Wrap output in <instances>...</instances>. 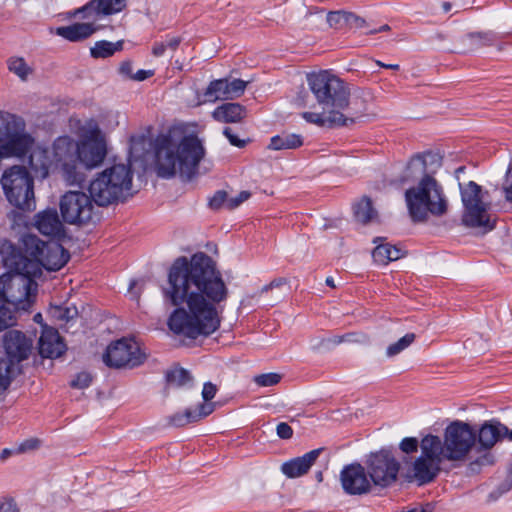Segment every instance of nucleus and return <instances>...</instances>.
Returning <instances> with one entry per match:
<instances>
[{
  "mask_svg": "<svg viewBox=\"0 0 512 512\" xmlns=\"http://www.w3.org/2000/svg\"><path fill=\"white\" fill-rule=\"evenodd\" d=\"M288 284V279L285 277H278L273 279L269 284L264 285L258 292H256L253 297L261 296L264 293H267L268 291H271L273 289L280 288L284 285Z\"/></svg>",
  "mask_w": 512,
  "mask_h": 512,
  "instance_id": "de8ad7c7",
  "label": "nucleus"
},
{
  "mask_svg": "<svg viewBox=\"0 0 512 512\" xmlns=\"http://www.w3.org/2000/svg\"><path fill=\"white\" fill-rule=\"evenodd\" d=\"M216 392L217 386L211 382H206L202 390L203 403H210L209 401L215 397Z\"/></svg>",
  "mask_w": 512,
  "mask_h": 512,
  "instance_id": "864d4df0",
  "label": "nucleus"
},
{
  "mask_svg": "<svg viewBox=\"0 0 512 512\" xmlns=\"http://www.w3.org/2000/svg\"><path fill=\"white\" fill-rule=\"evenodd\" d=\"M248 82L241 79L228 80L217 79L211 81L204 92V102H215L217 100H232L240 97Z\"/></svg>",
  "mask_w": 512,
  "mask_h": 512,
  "instance_id": "f3484780",
  "label": "nucleus"
},
{
  "mask_svg": "<svg viewBox=\"0 0 512 512\" xmlns=\"http://www.w3.org/2000/svg\"><path fill=\"white\" fill-rule=\"evenodd\" d=\"M461 199L464 206L462 221L464 225L479 228L484 233L495 227V219L488 213L490 203L486 201L488 192H483L482 187L470 181L466 185L460 184Z\"/></svg>",
  "mask_w": 512,
  "mask_h": 512,
  "instance_id": "1a4fd4ad",
  "label": "nucleus"
},
{
  "mask_svg": "<svg viewBox=\"0 0 512 512\" xmlns=\"http://www.w3.org/2000/svg\"><path fill=\"white\" fill-rule=\"evenodd\" d=\"M146 356L139 344L133 339L122 338L111 343L103 355V361L109 367H135L142 364Z\"/></svg>",
  "mask_w": 512,
  "mask_h": 512,
  "instance_id": "4468645a",
  "label": "nucleus"
},
{
  "mask_svg": "<svg viewBox=\"0 0 512 512\" xmlns=\"http://www.w3.org/2000/svg\"><path fill=\"white\" fill-rule=\"evenodd\" d=\"M107 155L106 135L96 123L90 122L81 128L77 141L60 136L50 149H34L29 164L36 177L46 178L51 170H56L67 185L81 186L87 172L100 167Z\"/></svg>",
  "mask_w": 512,
  "mask_h": 512,
  "instance_id": "f03ea898",
  "label": "nucleus"
},
{
  "mask_svg": "<svg viewBox=\"0 0 512 512\" xmlns=\"http://www.w3.org/2000/svg\"><path fill=\"white\" fill-rule=\"evenodd\" d=\"M4 348L6 357L4 359L13 360L17 365L26 360L33 349V341L24 333L18 330H10L4 335Z\"/></svg>",
  "mask_w": 512,
  "mask_h": 512,
  "instance_id": "6ab92c4d",
  "label": "nucleus"
},
{
  "mask_svg": "<svg viewBox=\"0 0 512 512\" xmlns=\"http://www.w3.org/2000/svg\"><path fill=\"white\" fill-rule=\"evenodd\" d=\"M40 440L37 438H30L23 441L17 448V453H26L36 450L40 447Z\"/></svg>",
  "mask_w": 512,
  "mask_h": 512,
  "instance_id": "603ef678",
  "label": "nucleus"
},
{
  "mask_svg": "<svg viewBox=\"0 0 512 512\" xmlns=\"http://www.w3.org/2000/svg\"><path fill=\"white\" fill-rule=\"evenodd\" d=\"M502 191L504 193L505 200L512 203V157L509 162L503 183Z\"/></svg>",
  "mask_w": 512,
  "mask_h": 512,
  "instance_id": "c03bdc74",
  "label": "nucleus"
},
{
  "mask_svg": "<svg viewBox=\"0 0 512 512\" xmlns=\"http://www.w3.org/2000/svg\"><path fill=\"white\" fill-rule=\"evenodd\" d=\"M228 293L211 257L199 252L190 259L177 258L164 289L165 299L177 307L169 317V328L192 339L211 335L220 327L218 306Z\"/></svg>",
  "mask_w": 512,
  "mask_h": 512,
  "instance_id": "f257e3e1",
  "label": "nucleus"
},
{
  "mask_svg": "<svg viewBox=\"0 0 512 512\" xmlns=\"http://www.w3.org/2000/svg\"><path fill=\"white\" fill-rule=\"evenodd\" d=\"M20 373V366L10 359H0V393L5 391Z\"/></svg>",
  "mask_w": 512,
  "mask_h": 512,
  "instance_id": "c756f323",
  "label": "nucleus"
},
{
  "mask_svg": "<svg viewBox=\"0 0 512 512\" xmlns=\"http://www.w3.org/2000/svg\"><path fill=\"white\" fill-rule=\"evenodd\" d=\"M34 256L49 271L60 270L70 258L69 253L57 242L37 244Z\"/></svg>",
  "mask_w": 512,
  "mask_h": 512,
  "instance_id": "aec40b11",
  "label": "nucleus"
},
{
  "mask_svg": "<svg viewBox=\"0 0 512 512\" xmlns=\"http://www.w3.org/2000/svg\"><path fill=\"white\" fill-rule=\"evenodd\" d=\"M123 41L109 42L106 40L97 41L90 49L93 58H107L112 56L115 52L122 50Z\"/></svg>",
  "mask_w": 512,
  "mask_h": 512,
  "instance_id": "72a5a7b5",
  "label": "nucleus"
},
{
  "mask_svg": "<svg viewBox=\"0 0 512 512\" xmlns=\"http://www.w3.org/2000/svg\"><path fill=\"white\" fill-rule=\"evenodd\" d=\"M327 23L331 28L336 30L347 28V12L331 11L327 14Z\"/></svg>",
  "mask_w": 512,
  "mask_h": 512,
  "instance_id": "ea45409f",
  "label": "nucleus"
},
{
  "mask_svg": "<svg viewBox=\"0 0 512 512\" xmlns=\"http://www.w3.org/2000/svg\"><path fill=\"white\" fill-rule=\"evenodd\" d=\"M277 435L282 439H290L293 435V430L287 423L282 422L277 425Z\"/></svg>",
  "mask_w": 512,
  "mask_h": 512,
  "instance_id": "4d7b16f0",
  "label": "nucleus"
},
{
  "mask_svg": "<svg viewBox=\"0 0 512 512\" xmlns=\"http://www.w3.org/2000/svg\"><path fill=\"white\" fill-rule=\"evenodd\" d=\"M205 155L201 140L187 135L177 141L173 136L157 139L155 170L159 177L172 178L176 174L190 180L198 172L199 163Z\"/></svg>",
  "mask_w": 512,
  "mask_h": 512,
  "instance_id": "423d86ee",
  "label": "nucleus"
},
{
  "mask_svg": "<svg viewBox=\"0 0 512 512\" xmlns=\"http://www.w3.org/2000/svg\"><path fill=\"white\" fill-rule=\"evenodd\" d=\"M376 64L379 65L380 67H383V68H386V69H392V70H398L399 69V65L398 64H385V63H382L381 61H376Z\"/></svg>",
  "mask_w": 512,
  "mask_h": 512,
  "instance_id": "0e129e2a",
  "label": "nucleus"
},
{
  "mask_svg": "<svg viewBox=\"0 0 512 512\" xmlns=\"http://www.w3.org/2000/svg\"><path fill=\"white\" fill-rule=\"evenodd\" d=\"M322 449H315L301 457H296L282 464L281 471L288 478H297L305 475L319 457Z\"/></svg>",
  "mask_w": 512,
  "mask_h": 512,
  "instance_id": "b1692460",
  "label": "nucleus"
},
{
  "mask_svg": "<svg viewBox=\"0 0 512 512\" xmlns=\"http://www.w3.org/2000/svg\"><path fill=\"white\" fill-rule=\"evenodd\" d=\"M7 200L15 207L30 210L34 206L33 180L22 166L6 170L1 178Z\"/></svg>",
  "mask_w": 512,
  "mask_h": 512,
  "instance_id": "9b49d317",
  "label": "nucleus"
},
{
  "mask_svg": "<svg viewBox=\"0 0 512 512\" xmlns=\"http://www.w3.org/2000/svg\"><path fill=\"white\" fill-rule=\"evenodd\" d=\"M77 309L76 307H66L61 308L57 307L55 309L54 316L58 318L59 320L69 321L77 316Z\"/></svg>",
  "mask_w": 512,
  "mask_h": 512,
  "instance_id": "09e8293b",
  "label": "nucleus"
},
{
  "mask_svg": "<svg viewBox=\"0 0 512 512\" xmlns=\"http://www.w3.org/2000/svg\"><path fill=\"white\" fill-rule=\"evenodd\" d=\"M223 134L227 137L230 144L239 148H243L246 145V141L239 139L235 134H233V131L231 128L226 127L223 131Z\"/></svg>",
  "mask_w": 512,
  "mask_h": 512,
  "instance_id": "6e6d98bb",
  "label": "nucleus"
},
{
  "mask_svg": "<svg viewBox=\"0 0 512 512\" xmlns=\"http://www.w3.org/2000/svg\"><path fill=\"white\" fill-rule=\"evenodd\" d=\"M507 432L508 428L499 422H486L479 430V442L484 448L489 449L502 439L504 433Z\"/></svg>",
  "mask_w": 512,
  "mask_h": 512,
  "instance_id": "bb28decb",
  "label": "nucleus"
},
{
  "mask_svg": "<svg viewBox=\"0 0 512 512\" xmlns=\"http://www.w3.org/2000/svg\"><path fill=\"white\" fill-rule=\"evenodd\" d=\"M181 43L180 37H171L165 42H156L152 47V54L156 57L162 56L167 49L175 51Z\"/></svg>",
  "mask_w": 512,
  "mask_h": 512,
  "instance_id": "58836bf2",
  "label": "nucleus"
},
{
  "mask_svg": "<svg viewBox=\"0 0 512 512\" xmlns=\"http://www.w3.org/2000/svg\"><path fill=\"white\" fill-rule=\"evenodd\" d=\"M0 276V298L15 309H27L37 289V283L22 270Z\"/></svg>",
  "mask_w": 512,
  "mask_h": 512,
  "instance_id": "9d476101",
  "label": "nucleus"
},
{
  "mask_svg": "<svg viewBox=\"0 0 512 512\" xmlns=\"http://www.w3.org/2000/svg\"><path fill=\"white\" fill-rule=\"evenodd\" d=\"M154 72L152 70H138L133 76L132 80L143 81L151 76H153Z\"/></svg>",
  "mask_w": 512,
  "mask_h": 512,
  "instance_id": "680f3d73",
  "label": "nucleus"
},
{
  "mask_svg": "<svg viewBox=\"0 0 512 512\" xmlns=\"http://www.w3.org/2000/svg\"><path fill=\"white\" fill-rule=\"evenodd\" d=\"M340 483L343 491L351 496L368 494L373 488L366 467L359 463L344 466L340 472Z\"/></svg>",
  "mask_w": 512,
  "mask_h": 512,
  "instance_id": "2eb2a0df",
  "label": "nucleus"
},
{
  "mask_svg": "<svg viewBox=\"0 0 512 512\" xmlns=\"http://www.w3.org/2000/svg\"><path fill=\"white\" fill-rule=\"evenodd\" d=\"M150 140L143 134L132 136L130 138V161H137L144 158L145 154L150 150Z\"/></svg>",
  "mask_w": 512,
  "mask_h": 512,
  "instance_id": "473e14b6",
  "label": "nucleus"
},
{
  "mask_svg": "<svg viewBox=\"0 0 512 512\" xmlns=\"http://www.w3.org/2000/svg\"><path fill=\"white\" fill-rule=\"evenodd\" d=\"M476 442V433L472 427L462 421L450 423L444 430V440L433 434L421 439L419 457H405L407 478L424 485L432 482L441 470L443 461L463 463Z\"/></svg>",
  "mask_w": 512,
  "mask_h": 512,
  "instance_id": "7ed1b4c3",
  "label": "nucleus"
},
{
  "mask_svg": "<svg viewBox=\"0 0 512 512\" xmlns=\"http://www.w3.org/2000/svg\"><path fill=\"white\" fill-rule=\"evenodd\" d=\"M354 335L353 334H347V335H344V336H336L333 338V343L335 344H339V343H342L343 341H354Z\"/></svg>",
  "mask_w": 512,
  "mask_h": 512,
  "instance_id": "e2e57ef3",
  "label": "nucleus"
},
{
  "mask_svg": "<svg viewBox=\"0 0 512 512\" xmlns=\"http://www.w3.org/2000/svg\"><path fill=\"white\" fill-rule=\"evenodd\" d=\"M0 512H20L13 500L0 502Z\"/></svg>",
  "mask_w": 512,
  "mask_h": 512,
  "instance_id": "13d9d810",
  "label": "nucleus"
},
{
  "mask_svg": "<svg viewBox=\"0 0 512 512\" xmlns=\"http://www.w3.org/2000/svg\"><path fill=\"white\" fill-rule=\"evenodd\" d=\"M212 116L219 122L237 123L246 117V108L239 103H225L217 107Z\"/></svg>",
  "mask_w": 512,
  "mask_h": 512,
  "instance_id": "cd10ccee",
  "label": "nucleus"
},
{
  "mask_svg": "<svg viewBox=\"0 0 512 512\" xmlns=\"http://www.w3.org/2000/svg\"><path fill=\"white\" fill-rule=\"evenodd\" d=\"M35 227L46 236L60 240L65 237L64 226L55 209H47L35 216Z\"/></svg>",
  "mask_w": 512,
  "mask_h": 512,
  "instance_id": "4be33fe9",
  "label": "nucleus"
},
{
  "mask_svg": "<svg viewBox=\"0 0 512 512\" xmlns=\"http://www.w3.org/2000/svg\"><path fill=\"white\" fill-rule=\"evenodd\" d=\"M250 196H251V194H250L249 191H241L235 197H228L227 208L230 209V210L237 208L243 202L248 200Z\"/></svg>",
  "mask_w": 512,
  "mask_h": 512,
  "instance_id": "3c124183",
  "label": "nucleus"
},
{
  "mask_svg": "<svg viewBox=\"0 0 512 512\" xmlns=\"http://www.w3.org/2000/svg\"><path fill=\"white\" fill-rule=\"evenodd\" d=\"M416 335L414 333H407L402 338H400L397 342L390 344L386 349V356L388 358H392L398 354H400L402 351H404L406 348H408L414 341H415Z\"/></svg>",
  "mask_w": 512,
  "mask_h": 512,
  "instance_id": "c9c22d12",
  "label": "nucleus"
},
{
  "mask_svg": "<svg viewBox=\"0 0 512 512\" xmlns=\"http://www.w3.org/2000/svg\"><path fill=\"white\" fill-rule=\"evenodd\" d=\"M365 20L360 16L347 12V28H362L365 26Z\"/></svg>",
  "mask_w": 512,
  "mask_h": 512,
  "instance_id": "5fc2aeb1",
  "label": "nucleus"
},
{
  "mask_svg": "<svg viewBox=\"0 0 512 512\" xmlns=\"http://www.w3.org/2000/svg\"><path fill=\"white\" fill-rule=\"evenodd\" d=\"M215 410V403H201L195 410L187 409L184 413H175L170 416L169 424L175 427H183L189 423L197 422Z\"/></svg>",
  "mask_w": 512,
  "mask_h": 512,
  "instance_id": "393cba45",
  "label": "nucleus"
},
{
  "mask_svg": "<svg viewBox=\"0 0 512 512\" xmlns=\"http://www.w3.org/2000/svg\"><path fill=\"white\" fill-rule=\"evenodd\" d=\"M119 71L122 75H125V76L129 77L130 79H132V76L134 75L132 73V63L130 61H125V62L121 63V65L119 67Z\"/></svg>",
  "mask_w": 512,
  "mask_h": 512,
  "instance_id": "052dcab7",
  "label": "nucleus"
},
{
  "mask_svg": "<svg viewBox=\"0 0 512 512\" xmlns=\"http://www.w3.org/2000/svg\"><path fill=\"white\" fill-rule=\"evenodd\" d=\"M354 215L357 221L363 224L372 222L377 217V212L373 208L370 198L363 197L354 205Z\"/></svg>",
  "mask_w": 512,
  "mask_h": 512,
  "instance_id": "2f4dec72",
  "label": "nucleus"
},
{
  "mask_svg": "<svg viewBox=\"0 0 512 512\" xmlns=\"http://www.w3.org/2000/svg\"><path fill=\"white\" fill-rule=\"evenodd\" d=\"M133 172L130 165L114 164L90 182L89 193L98 206L123 201L131 195Z\"/></svg>",
  "mask_w": 512,
  "mask_h": 512,
  "instance_id": "0eeeda50",
  "label": "nucleus"
},
{
  "mask_svg": "<svg viewBox=\"0 0 512 512\" xmlns=\"http://www.w3.org/2000/svg\"><path fill=\"white\" fill-rule=\"evenodd\" d=\"M88 22H78L69 26L58 27L55 30V33L70 41V42H79L83 41L90 36H92L95 32L100 30L103 26L97 25L94 19H87Z\"/></svg>",
  "mask_w": 512,
  "mask_h": 512,
  "instance_id": "5701e85b",
  "label": "nucleus"
},
{
  "mask_svg": "<svg viewBox=\"0 0 512 512\" xmlns=\"http://www.w3.org/2000/svg\"><path fill=\"white\" fill-rule=\"evenodd\" d=\"M365 467L373 486L387 488L396 482L400 470V462L387 450L371 453Z\"/></svg>",
  "mask_w": 512,
  "mask_h": 512,
  "instance_id": "f8f14e48",
  "label": "nucleus"
},
{
  "mask_svg": "<svg viewBox=\"0 0 512 512\" xmlns=\"http://www.w3.org/2000/svg\"><path fill=\"white\" fill-rule=\"evenodd\" d=\"M38 349L42 357L57 358L65 352L66 345L56 329L45 327L39 338Z\"/></svg>",
  "mask_w": 512,
  "mask_h": 512,
  "instance_id": "412c9836",
  "label": "nucleus"
},
{
  "mask_svg": "<svg viewBox=\"0 0 512 512\" xmlns=\"http://www.w3.org/2000/svg\"><path fill=\"white\" fill-rule=\"evenodd\" d=\"M468 37L475 45L479 46H490L495 39L492 32H474L470 33Z\"/></svg>",
  "mask_w": 512,
  "mask_h": 512,
  "instance_id": "37998d69",
  "label": "nucleus"
},
{
  "mask_svg": "<svg viewBox=\"0 0 512 512\" xmlns=\"http://www.w3.org/2000/svg\"><path fill=\"white\" fill-rule=\"evenodd\" d=\"M127 6V0H90L84 6L75 9L71 16L81 15L84 19L99 20L117 14Z\"/></svg>",
  "mask_w": 512,
  "mask_h": 512,
  "instance_id": "a211bd4d",
  "label": "nucleus"
},
{
  "mask_svg": "<svg viewBox=\"0 0 512 512\" xmlns=\"http://www.w3.org/2000/svg\"><path fill=\"white\" fill-rule=\"evenodd\" d=\"M8 68L22 80H26L32 72L31 67L20 57L9 59Z\"/></svg>",
  "mask_w": 512,
  "mask_h": 512,
  "instance_id": "e433bc0d",
  "label": "nucleus"
},
{
  "mask_svg": "<svg viewBox=\"0 0 512 512\" xmlns=\"http://www.w3.org/2000/svg\"><path fill=\"white\" fill-rule=\"evenodd\" d=\"M442 8H443V10H444L445 12H448V11H450V9H451V4H450L449 2H444V3L442 4Z\"/></svg>",
  "mask_w": 512,
  "mask_h": 512,
  "instance_id": "774afa93",
  "label": "nucleus"
},
{
  "mask_svg": "<svg viewBox=\"0 0 512 512\" xmlns=\"http://www.w3.org/2000/svg\"><path fill=\"white\" fill-rule=\"evenodd\" d=\"M372 99L373 96L369 91L357 90L351 93V89L349 88L347 106L343 109L344 120L341 122L340 126L354 124L363 117L376 116L370 109Z\"/></svg>",
  "mask_w": 512,
  "mask_h": 512,
  "instance_id": "dca6fc26",
  "label": "nucleus"
},
{
  "mask_svg": "<svg viewBox=\"0 0 512 512\" xmlns=\"http://www.w3.org/2000/svg\"><path fill=\"white\" fill-rule=\"evenodd\" d=\"M228 194L225 191H217L210 199L209 205L212 209H219L222 206L227 208Z\"/></svg>",
  "mask_w": 512,
  "mask_h": 512,
  "instance_id": "8fccbe9b",
  "label": "nucleus"
},
{
  "mask_svg": "<svg viewBox=\"0 0 512 512\" xmlns=\"http://www.w3.org/2000/svg\"><path fill=\"white\" fill-rule=\"evenodd\" d=\"M167 383L174 387H182L192 381L189 372L183 368H174L166 374Z\"/></svg>",
  "mask_w": 512,
  "mask_h": 512,
  "instance_id": "f704fd0d",
  "label": "nucleus"
},
{
  "mask_svg": "<svg viewBox=\"0 0 512 512\" xmlns=\"http://www.w3.org/2000/svg\"><path fill=\"white\" fill-rule=\"evenodd\" d=\"M92 375L88 372H80L78 373L70 382L72 388L75 389H85L90 386L92 382Z\"/></svg>",
  "mask_w": 512,
  "mask_h": 512,
  "instance_id": "a18cd8bd",
  "label": "nucleus"
},
{
  "mask_svg": "<svg viewBox=\"0 0 512 512\" xmlns=\"http://www.w3.org/2000/svg\"><path fill=\"white\" fill-rule=\"evenodd\" d=\"M307 82L321 111L304 112L302 117L321 127H339L344 120L350 86L328 70L309 74Z\"/></svg>",
  "mask_w": 512,
  "mask_h": 512,
  "instance_id": "39448f33",
  "label": "nucleus"
},
{
  "mask_svg": "<svg viewBox=\"0 0 512 512\" xmlns=\"http://www.w3.org/2000/svg\"><path fill=\"white\" fill-rule=\"evenodd\" d=\"M512 489V463L510 464L507 472V477L504 480V482L498 487L497 491H493L489 494V500H496L498 499L502 494L508 492Z\"/></svg>",
  "mask_w": 512,
  "mask_h": 512,
  "instance_id": "79ce46f5",
  "label": "nucleus"
},
{
  "mask_svg": "<svg viewBox=\"0 0 512 512\" xmlns=\"http://www.w3.org/2000/svg\"><path fill=\"white\" fill-rule=\"evenodd\" d=\"M0 254L4 263L7 266L14 267L15 270H20L21 265L26 260L22 257L20 250L9 240L0 242Z\"/></svg>",
  "mask_w": 512,
  "mask_h": 512,
  "instance_id": "c85d7f7f",
  "label": "nucleus"
},
{
  "mask_svg": "<svg viewBox=\"0 0 512 512\" xmlns=\"http://www.w3.org/2000/svg\"><path fill=\"white\" fill-rule=\"evenodd\" d=\"M325 282L328 286L335 288V283L332 277H327Z\"/></svg>",
  "mask_w": 512,
  "mask_h": 512,
  "instance_id": "338daca9",
  "label": "nucleus"
},
{
  "mask_svg": "<svg viewBox=\"0 0 512 512\" xmlns=\"http://www.w3.org/2000/svg\"><path fill=\"white\" fill-rule=\"evenodd\" d=\"M11 454H12V450L6 448V449L2 450V452L0 454V459L6 460Z\"/></svg>",
  "mask_w": 512,
  "mask_h": 512,
  "instance_id": "69168bd1",
  "label": "nucleus"
},
{
  "mask_svg": "<svg viewBox=\"0 0 512 512\" xmlns=\"http://www.w3.org/2000/svg\"><path fill=\"white\" fill-rule=\"evenodd\" d=\"M91 194L82 191H68L60 200L63 220L68 224L82 225L90 222L95 214Z\"/></svg>",
  "mask_w": 512,
  "mask_h": 512,
  "instance_id": "ddd939ff",
  "label": "nucleus"
},
{
  "mask_svg": "<svg viewBox=\"0 0 512 512\" xmlns=\"http://www.w3.org/2000/svg\"><path fill=\"white\" fill-rule=\"evenodd\" d=\"M420 443L415 437H406L400 442L399 448L405 454H412L420 448Z\"/></svg>",
  "mask_w": 512,
  "mask_h": 512,
  "instance_id": "49530a36",
  "label": "nucleus"
},
{
  "mask_svg": "<svg viewBox=\"0 0 512 512\" xmlns=\"http://www.w3.org/2000/svg\"><path fill=\"white\" fill-rule=\"evenodd\" d=\"M15 316L11 306L0 298V331L14 325Z\"/></svg>",
  "mask_w": 512,
  "mask_h": 512,
  "instance_id": "4c0bfd02",
  "label": "nucleus"
},
{
  "mask_svg": "<svg viewBox=\"0 0 512 512\" xmlns=\"http://www.w3.org/2000/svg\"><path fill=\"white\" fill-rule=\"evenodd\" d=\"M441 165L442 158L431 152L417 154L408 162L406 179L419 178L405 191V202L413 222L442 217L448 211L449 202L444 188L433 176Z\"/></svg>",
  "mask_w": 512,
  "mask_h": 512,
  "instance_id": "20e7f679",
  "label": "nucleus"
},
{
  "mask_svg": "<svg viewBox=\"0 0 512 512\" xmlns=\"http://www.w3.org/2000/svg\"><path fill=\"white\" fill-rule=\"evenodd\" d=\"M34 142L21 116L0 110V160L24 156Z\"/></svg>",
  "mask_w": 512,
  "mask_h": 512,
  "instance_id": "6e6552de",
  "label": "nucleus"
},
{
  "mask_svg": "<svg viewBox=\"0 0 512 512\" xmlns=\"http://www.w3.org/2000/svg\"><path fill=\"white\" fill-rule=\"evenodd\" d=\"M490 455L489 454H486L484 455L483 457H480L479 459H477L476 461H473L470 463V469L472 471H476L477 468L479 466H482V465H489L492 463L491 459H490Z\"/></svg>",
  "mask_w": 512,
  "mask_h": 512,
  "instance_id": "bf43d9fd",
  "label": "nucleus"
},
{
  "mask_svg": "<svg viewBox=\"0 0 512 512\" xmlns=\"http://www.w3.org/2000/svg\"><path fill=\"white\" fill-rule=\"evenodd\" d=\"M282 375L279 373H264L253 377V382L259 387H272L280 383Z\"/></svg>",
  "mask_w": 512,
  "mask_h": 512,
  "instance_id": "a19ab883",
  "label": "nucleus"
},
{
  "mask_svg": "<svg viewBox=\"0 0 512 512\" xmlns=\"http://www.w3.org/2000/svg\"><path fill=\"white\" fill-rule=\"evenodd\" d=\"M383 241L384 239L382 238H376L374 240V243L377 245L372 252V257L376 263L387 265L389 262L396 261L405 256L406 252L400 247L383 243Z\"/></svg>",
  "mask_w": 512,
  "mask_h": 512,
  "instance_id": "a878e982",
  "label": "nucleus"
},
{
  "mask_svg": "<svg viewBox=\"0 0 512 512\" xmlns=\"http://www.w3.org/2000/svg\"><path fill=\"white\" fill-rule=\"evenodd\" d=\"M302 144L300 135L283 133L272 137L268 147L273 150L296 149Z\"/></svg>",
  "mask_w": 512,
  "mask_h": 512,
  "instance_id": "7c9ffc66",
  "label": "nucleus"
}]
</instances>
